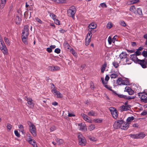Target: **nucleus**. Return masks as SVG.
I'll list each match as a JSON object with an SVG mask.
<instances>
[{
	"label": "nucleus",
	"mask_w": 147,
	"mask_h": 147,
	"mask_svg": "<svg viewBox=\"0 0 147 147\" xmlns=\"http://www.w3.org/2000/svg\"><path fill=\"white\" fill-rule=\"evenodd\" d=\"M47 51L49 53H51L52 51V49L51 47H48L47 48Z\"/></svg>",
	"instance_id": "nucleus-61"
},
{
	"label": "nucleus",
	"mask_w": 147,
	"mask_h": 147,
	"mask_svg": "<svg viewBox=\"0 0 147 147\" xmlns=\"http://www.w3.org/2000/svg\"><path fill=\"white\" fill-rule=\"evenodd\" d=\"M28 125L29 127V131L33 136L35 137L36 135V131L35 125L31 122H29Z\"/></svg>",
	"instance_id": "nucleus-3"
},
{
	"label": "nucleus",
	"mask_w": 147,
	"mask_h": 147,
	"mask_svg": "<svg viewBox=\"0 0 147 147\" xmlns=\"http://www.w3.org/2000/svg\"><path fill=\"white\" fill-rule=\"evenodd\" d=\"M131 106L129 105H122L119 108V109L121 111H126L129 110Z\"/></svg>",
	"instance_id": "nucleus-13"
},
{
	"label": "nucleus",
	"mask_w": 147,
	"mask_h": 147,
	"mask_svg": "<svg viewBox=\"0 0 147 147\" xmlns=\"http://www.w3.org/2000/svg\"><path fill=\"white\" fill-rule=\"evenodd\" d=\"M138 134V138H143L145 136V134L143 133H140Z\"/></svg>",
	"instance_id": "nucleus-28"
},
{
	"label": "nucleus",
	"mask_w": 147,
	"mask_h": 147,
	"mask_svg": "<svg viewBox=\"0 0 147 147\" xmlns=\"http://www.w3.org/2000/svg\"><path fill=\"white\" fill-rule=\"evenodd\" d=\"M6 0H1V2L0 5V9H2L5 4Z\"/></svg>",
	"instance_id": "nucleus-21"
},
{
	"label": "nucleus",
	"mask_w": 147,
	"mask_h": 147,
	"mask_svg": "<svg viewBox=\"0 0 147 147\" xmlns=\"http://www.w3.org/2000/svg\"><path fill=\"white\" fill-rule=\"evenodd\" d=\"M113 26L112 24L111 23H109L107 25V27L109 29L111 28Z\"/></svg>",
	"instance_id": "nucleus-47"
},
{
	"label": "nucleus",
	"mask_w": 147,
	"mask_h": 147,
	"mask_svg": "<svg viewBox=\"0 0 147 147\" xmlns=\"http://www.w3.org/2000/svg\"><path fill=\"white\" fill-rule=\"evenodd\" d=\"M18 127L21 132L23 134L24 131V129L23 125H18Z\"/></svg>",
	"instance_id": "nucleus-35"
},
{
	"label": "nucleus",
	"mask_w": 147,
	"mask_h": 147,
	"mask_svg": "<svg viewBox=\"0 0 147 147\" xmlns=\"http://www.w3.org/2000/svg\"><path fill=\"white\" fill-rule=\"evenodd\" d=\"M123 79L121 78H118L117 80V83L118 85H123Z\"/></svg>",
	"instance_id": "nucleus-23"
},
{
	"label": "nucleus",
	"mask_w": 147,
	"mask_h": 147,
	"mask_svg": "<svg viewBox=\"0 0 147 147\" xmlns=\"http://www.w3.org/2000/svg\"><path fill=\"white\" fill-rule=\"evenodd\" d=\"M94 122L96 123H100L102 121V120L101 119H97L94 120Z\"/></svg>",
	"instance_id": "nucleus-40"
},
{
	"label": "nucleus",
	"mask_w": 147,
	"mask_h": 147,
	"mask_svg": "<svg viewBox=\"0 0 147 147\" xmlns=\"http://www.w3.org/2000/svg\"><path fill=\"white\" fill-rule=\"evenodd\" d=\"M25 99L27 101L28 105H29L30 107V108H32L34 106V103L32 99L26 96L25 98Z\"/></svg>",
	"instance_id": "nucleus-12"
},
{
	"label": "nucleus",
	"mask_w": 147,
	"mask_h": 147,
	"mask_svg": "<svg viewBox=\"0 0 147 147\" xmlns=\"http://www.w3.org/2000/svg\"><path fill=\"white\" fill-rule=\"evenodd\" d=\"M107 63L106 62H105L103 65L102 66L101 71L102 73H103L105 70V67H107Z\"/></svg>",
	"instance_id": "nucleus-24"
},
{
	"label": "nucleus",
	"mask_w": 147,
	"mask_h": 147,
	"mask_svg": "<svg viewBox=\"0 0 147 147\" xmlns=\"http://www.w3.org/2000/svg\"><path fill=\"white\" fill-rule=\"evenodd\" d=\"M54 20L55 21V22L56 24L59 25L60 24V22L58 20L55 19H55Z\"/></svg>",
	"instance_id": "nucleus-59"
},
{
	"label": "nucleus",
	"mask_w": 147,
	"mask_h": 147,
	"mask_svg": "<svg viewBox=\"0 0 147 147\" xmlns=\"http://www.w3.org/2000/svg\"><path fill=\"white\" fill-rule=\"evenodd\" d=\"M51 70L52 71H56L59 69L60 67L58 66L51 67Z\"/></svg>",
	"instance_id": "nucleus-31"
},
{
	"label": "nucleus",
	"mask_w": 147,
	"mask_h": 147,
	"mask_svg": "<svg viewBox=\"0 0 147 147\" xmlns=\"http://www.w3.org/2000/svg\"><path fill=\"white\" fill-rule=\"evenodd\" d=\"M86 113L89 116H94L97 115L96 113L92 110H91L89 112H87Z\"/></svg>",
	"instance_id": "nucleus-16"
},
{
	"label": "nucleus",
	"mask_w": 147,
	"mask_h": 147,
	"mask_svg": "<svg viewBox=\"0 0 147 147\" xmlns=\"http://www.w3.org/2000/svg\"><path fill=\"white\" fill-rule=\"evenodd\" d=\"M117 95L120 98H126V96L125 95H123L122 94H118L117 95Z\"/></svg>",
	"instance_id": "nucleus-43"
},
{
	"label": "nucleus",
	"mask_w": 147,
	"mask_h": 147,
	"mask_svg": "<svg viewBox=\"0 0 147 147\" xmlns=\"http://www.w3.org/2000/svg\"><path fill=\"white\" fill-rule=\"evenodd\" d=\"M12 127V125L8 123L7 124V127L8 129L10 130Z\"/></svg>",
	"instance_id": "nucleus-48"
},
{
	"label": "nucleus",
	"mask_w": 147,
	"mask_h": 147,
	"mask_svg": "<svg viewBox=\"0 0 147 147\" xmlns=\"http://www.w3.org/2000/svg\"><path fill=\"white\" fill-rule=\"evenodd\" d=\"M113 65L116 68L117 67L119 66V64L117 62H115V61H114L113 62Z\"/></svg>",
	"instance_id": "nucleus-42"
},
{
	"label": "nucleus",
	"mask_w": 147,
	"mask_h": 147,
	"mask_svg": "<svg viewBox=\"0 0 147 147\" xmlns=\"http://www.w3.org/2000/svg\"><path fill=\"white\" fill-rule=\"evenodd\" d=\"M16 20H18L19 22H16V23L17 24H19L20 23V22L21 21V18L18 16H16Z\"/></svg>",
	"instance_id": "nucleus-34"
},
{
	"label": "nucleus",
	"mask_w": 147,
	"mask_h": 147,
	"mask_svg": "<svg viewBox=\"0 0 147 147\" xmlns=\"http://www.w3.org/2000/svg\"><path fill=\"white\" fill-rule=\"evenodd\" d=\"M88 30L90 32H89L88 33L86 37H89L91 36V37H92V35L91 34H92V30H90L89 29H88Z\"/></svg>",
	"instance_id": "nucleus-38"
},
{
	"label": "nucleus",
	"mask_w": 147,
	"mask_h": 147,
	"mask_svg": "<svg viewBox=\"0 0 147 147\" xmlns=\"http://www.w3.org/2000/svg\"><path fill=\"white\" fill-rule=\"evenodd\" d=\"M129 136L131 137L134 139H138V134H131L129 135Z\"/></svg>",
	"instance_id": "nucleus-32"
},
{
	"label": "nucleus",
	"mask_w": 147,
	"mask_h": 147,
	"mask_svg": "<svg viewBox=\"0 0 147 147\" xmlns=\"http://www.w3.org/2000/svg\"><path fill=\"white\" fill-rule=\"evenodd\" d=\"M108 40L109 42V44L110 45H111V44L112 40L111 37L110 36H109L108 38Z\"/></svg>",
	"instance_id": "nucleus-53"
},
{
	"label": "nucleus",
	"mask_w": 147,
	"mask_h": 147,
	"mask_svg": "<svg viewBox=\"0 0 147 147\" xmlns=\"http://www.w3.org/2000/svg\"><path fill=\"white\" fill-rule=\"evenodd\" d=\"M91 36L89 37H86L85 39L86 45H88L91 41Z\"/></svg>",
	"instance_id": "nucleus-25"
},
{
	"label": "nucleus",
	"mask_w": 147,
	"mask_h": 147,
	"mask_svg": "<svg viewBox=\"0 0 147 147\" xmlns=\"http://www.w3.org/2000/svg\"><path fill=\"white\" fill-rule=\"evenodd\" d=\"M4 40L6 44L7 45H10V42L8 38L6 37H5L4 38Z\"/></svg>",
	"instance_id": "nucleus-36"
},
{
	"label": "nucleus",
	"mask_w": 147,
	"mask_h": 147,
	"mask_svg": "<svg viewBox=\"0 0 147 147\" xmlns=\"http://www.w3.org/2000/svg\"><path fill=\"white\" fill-rule=\"evenodd\" d=\"M131 89V88L129 86H126L125 88V91L127 92Z\"/></svg>",
	"instance_id": "nucleus-55"
},
{
	"label": "nucleus",
	"mask_w": 147,
	"mask_h": 147,
	"mask_svg": "<svg viewBox=\"0 0 147 147\" xmlns=\"http://www.w3.org/2000/svg\"><path fill=\"white\" fill-rule=\"evenodd\" d=\"M56 129V128L55 127L53 126H52L50 128V131H53L54 130H55Z\"/></svg>",
	"instance_id": "nucleus-60"
},
{
	"label": "nucleus",
	"mask_w": 147,
	"mask_h": 147,
	"mask_svg": "<svg viewBox=\"0 0 147 147\" xmlns=\"http://www.w3.org/2000/svg\"><path fill=\"white\" fill-rule=\"evenodd\" d=\"M89 139L90 140L93 141H95L96 140V139L93 137L90 138Z\"/></svg>",
	"instance_id": "nucleus-63"
},
{
	"label": "nucleus",
	"mask_w": 147,
	"mask_h": 147,
	"mask_svg": "<svg viewBox=\"0 0 147 147\" xmlns=\"http://www.w3.org/2000/svg\"><path fill=\"white\" fill-rule=\"evenodd\" d=\"M127 55V54L125 52H122L119 55V57L121 59L123 58H126Z\"/></svg>",
	"instance_id": "nucleus-17"
},
{
	"label": "nucleus",
	"mask_w": 147,
	"mask_h": 147,
	"mask_svg": "<svg viewBox=\"0 0 147 147\" xmlns=\"http://www.w3.org/2000/svg\"><path fill=\"white\" fill-rule=\"evenodd\" d=\"M130 10L131 11H133L135 14H136V8L134 5H132L130 8Z\"/></svg>",
	"instance_id": "nucleus-27"
},
{
	"label": "nucleus",
	"mask_w": 147,
	"mask_h": 147,
	"mask_svg": "<svg viewBox=\"0 0 147 147\" xmlns=\"http://www.w3.org/2000/svg\"><path fill=\"white\" fill-rule=\"evenodd\" d=\"M61 51L60 49L59 48H56L55 50V52L57 54L60 53Z\"/></svg>",
	"instance_id": "nucleus-49"
},
{
	"label": "nucleus",
	"mask_w": 147,
	"mask_h": 147,
	"mask_svg": "<svg viewBox=\"0 0 147 147\" xmlns=\"http://www.w3.org/2000/svg\"><path fill=\"white\" fill-rule=\"evenodd\" d=\"M123 85H128L130 84L129 81L128 79L125 78L124 79H123Z\"/></svg>",
	"instance_id": "nucleus-18"
},
{
	"label": "nucleus",
	"mask_w": 147,
	"mask_h": 147,
	"mask_svg": "<svg viewBox=\"0 0 147 147\" xmlns=\"http://www.w3.org/2000/svg\"><path fill=\"white\" fill-rule=\"evenodd\" d=\"M78 139L79 144L82 146H84L86 143L85 138L80 133H79L78 134Z\"/></svg>",
	"instance_id": "nucleus-4"
},
{
	"label": "nucleus",
	"mask_w": 147,
	"mask_h": 147,
	"mask_svg": "<svg viewBox=\"0 0 147 147\" xmlns=\"http://www.w3.org/2000/svg\"><path fill=\"white\" fill-rule=\"evenodd\" d=\"M96 25L94 23H91L88 26V28H89V30H90V29H94L96 28Z\"/></svg>",
	"instance_id": "nucleus-20"
},
{
	"label": "nucleus",
	"mask_w": 147,
	"mask_h": 147,
	"mask_svg": "<svg viewBox=\"0 0 147 147\" xmlns=\"http://www.w3.org/2000/svg\"><path fill=\"white\" fill-rule=\"evenodd\" d=\"M141 53L140 51L137 50L135 52V55H136V56H139L141 55Z\"/></svg>",
	"instance_id": "nucleus-51"
},
{
	"label": "nucleus",
	"mask_w": 147,
	"mask_h": 147,
	"mask_svg": "<svg viewBox=\"0 0 147 147\" xmlns=\"http://www.w3.org/2000/svg\"><path fill=\"white\" fill-rule=\"evenodd\" d=\"M81 116L84 119V120L87 117V116L86 114H85L84 113H81Z\"/></svg>",
	"instance_id": "nucleus-54"
},
{
	"label": "nucleus",
	"mask_w": 147,
	"mask_h": 147,
	"mask_svg": "<svg viewBox=\"0 0 147 147\" xmlns=\"http://www.w3.org/2000/svg\"><path fill=\"white\" fill-rule=\"evenodd\" d=\"M78 126L80 130L83 131H86L87 129L86 125L84 123H81L78 124Z\"/></svg>",
	"instance_id": "nucleus-11"
},
{
	"label": "nucleus",
	"mask_w": 147,
	"mask_h": 147,
	"mask_svg": "<svg viewBox=\"0 0 147 147\" xmlns=\"http://www.w3.org/2000/svg\"><path fill=\"white\" fill-rule=\"evenodd\" d=\"M109 76L107 75L105 77V80L103 78H101V80L102 83L103 84H106L107 83V82L109 79Z\"/></svg>",
	"instance_id": "nucleus-15"
},
{
	"label": "nucleus",
	"mask_w": 147,
	"mask_h": 147,
	"mask_svg": "<svg viewBox=\"0 0 147 147\" xmlns=\"http://www.w3.org/2000/svg\"><path fill=\"white\" fill-rule=\"evenodd\" d=\"M129 127V124L127 123L123 122V123H121V129H122L126 130L128 129Z\"/></svg>",
	"instance_id": "nucleus-14"
},
{
	"label": "nucleus",
	"mask_w": 147,
	"mask_h": 147,
	"mask_svg": "<svg viewBox=\"0 0 147 147\" xmlns=\"http://www.w3.org/2000/svg\"><path fill=\"white\" fill-rule=\"evenodd\" d=\"M76 11V9L74 6L71 7L69 9L67 10V13L70 16L73 17Z\"/></svg>",
	"instance_id": "nucleus-6"
},
{
	"label": "nucleus",
	"mask_w": 147,
	"mask_h": 147,
	"mask_svg": "<svg viewBox=\"0 0 147 147\" xmlns=\"http://www.w3.org/2000/svg\"><path fill=\"white\" fill-rule=\"evenodd\" d=\"M142 115H147V110H145L144 111L141 113Z\"/></svg>",
	"instance_id": "nucleus-57"
},
{
	"label": "nucleus",
	"mask_w": 147,
	"mask_h": 147,
	"mask_svg": "<svg viewBox=\"0 0 147 147\" xmlns=\"http://www.w3.org/2000/svg\"><path fill=\"white\" fill-rule=\"evenodd\" d=\"M14 133H15V135L17 136V137H20V134H19L18 132L16 131V130H15L14 131Z\"/></svg>",
	"instance_id": "nucleus-52"
},
{
	"label": "nucleus",
	"mask_w": 147,
	"mask_h": 147,
	"mask_svg": "<svg viewBox=\"0 0 147 147\" xmlns=\"http://www.w3.org/2000/svg\"><path fill=\"white\" fill-rule=\"evenodd\" d=\"M138 95L141 99L144 101L146 102H147V93L145 92L139 93Z\"/></svg>",
	"instance_id": "nucleus-7"
},
{
	"label": "nucleus",
	"mask_w": 147,
	"mask_h": 147,
	"mask_svg": "<svg viewBox=\"0 0 147 147\" xmlns=\"http://www.w3.org/2000/svg\"><path fill=\"white\" fill-rule=\"evenodd\" d=\"M117 37V36H115L113 37L112 39V42L113 43H114L115 40L116 39V38Z\"/></svg>",
	"instance_id": "nucleus-64"
},
{
	"label": "nucleus",
	"mask_w": 147,
	"mask_h": 147,
	"mask_svg": "<svg viewBox=\"0 0 147 147\" xmlns=\"http://www.w3.org/2000/svg\"><path fill=\"white\" fill-rule=\"evenodd\" d=\"M130 58L135 63L140 65L141 67L144 68V65L143 63L144 62V60H143V59H139L137 57V56L135 55V54L130 55Z\"/></svg>",
	"instance_id": "nucleus-2"
},
{
	"label": "nucleus",
	"mask_w": 147,
	"mask_h": 147,
	"mask_svg": "<svg viewBox=\"0 0 147 147\" xmlns=\"http://www.w3.org/2000/svg\"><path fill=\"white\" fill-rule=\"evenodd\" d=\"M136 13H138L140 15H142V9L140 8H138L137 9V10L136 11Z\"/></svg>",
	"instance_id": "nucleus-33"
},
{
	"label": "nucleus",
	"mask_w": 147,
	"mask_h": 147,
	"mask_svg": "<svg viewBox=\"0 0 147 147\" xmlns=\"http://www.w3.org/2000/svg\"><path fill=\"white\" fill-rule=\"evenodd\" d=\"M0 49L4 55L7 54V50L3 41L0 42Z\"/></svg>",
	"instance_id": "nucleus-5"
},
{
	"label": "nucleus",
	"mask_w": 147,
	"mask_h": 147,
	"mask_svg": "<svg viewBox=\"0 0 147 147\" xmlns=\"http://www.w3.org/2000/svg\"><path fill=\"white\" fill-rule=\"evenodd\" d=\"M63 45L65 47H67V48H68V47L69 46V45L67 42H64L63 44Z\"/></svg>",
	"instance_id": "nucleus-62"
},
{
	"label": "nucleus",
	"mask_w": 147,
	"mask_h": 147,
	"mask_svg": "<svg viewBox=\"0 0 147 147\" xmlns=\"http://www.w3.org/2000/svg\"><path fill=\"white\" fill-rule=\"evenodd\" d=\"M127 92L129 95H132L134 94V92L131 89L129 91V90Z\"/></svg>",
	"instance_id": "nucleus-50"
},
{
	"label": "nucleus",
	"mask_w": 147,
	"mask_h": 147,
	"mask_svg": "<svg viewBox=\"0 0 147 147\" xmlns=\"http://www.w3.org/2000/svg\"><path fill=\"white\" fill-rule=\"evenodd\" d=\"M27 140L29 143H32V141L33 140H32L31 136H28Z\"/></svg>",
	"instance_id": "nucleus-41"
},
{
	"label": "nucleus",
	"mask_w": 147,
	"mask_h": 147,
	"mask_svg": "<svg viewBox=\"0 0 147 147\" xmlns=\"http://www.w3.org/2000/svg\"><path fill=\"white\" fill-rule=\"evenodd\" d=\"M84 120L89 123H91L92 122V120L88 116H87V117H86V118Z\"/></svg>",
	"instance_id": "nucleus-39"
},
{
	"label": "nucleus",
	"mask_w": 147,
	"mask_h": 147,
	"mask_svg": "<svg viewBox=\"0 0 147 147\" xmlns=\"http://www.w3.org/2000/svg\"><path fill=\"white\" fill-rule=\"evenodd\" d=\"M120 24L121 25L123 26H126L125 23L123 21H121V22H120Z\"/></svg>",
	"instance_id": "nucleus-56"
},
{
	"label": "nucleus",
	"mask_w": 147,
	"mask_h": 147,
	"mask_svg": "<svg viewBox=\"0 0 147 147\" xmlns=\"http://www.w3.org/2000/svg\"><path fill=\"white\" fill-rule=\"evenodd\" d=\"M109 109L113 117L115 119L117 118L118 117V114L116 109L113 107H110Z\"/></svg>",
	"instance_id": "nucleus-8"
},
{
	"label": "nucleus",
	"mask_w": 147,
	"mask_h": 147,
	"mask_svg": "<svg viewBox=\"0 0 147 147\" xmlns=\"http://www.w3.org/2000/svg\"><path fill=\"white\" fill-rule=\"evenodd\" d=\"M52 92L55 96L59 98H62L63 97L62 94L59 91L55 89H52Z\"/></svg>",
	"instance_id": "nucleus-9"
},
{
	"label": "nucleus",
	"mask_w": 147,
	"mask_h": 147,
	"mask_svg": "<svg viewBox=\"0 0 147 147\" xmlns=\"http://www.w3.org/2000/svg\"><path fill=\"white\" fill-rule=\"evenodd\" d=\"M34 147H37L36 141L34 140H33L32 142V143H30Z\"/></svg>",
	"instance_id": "nucleus-44"
},
{
	"label": "nucleus",
	"mask_w": 147,
	"mask_h": 147,
	"mask_svg": "<svg viewBox=\"0 0 147 147\" xmlns=\"http://www.w3.org/2000/svg\"><path fill=\"white\" fill-rule=\"evenodd\" d=\"M118 76V74H111L110 77L112 78H114Z\"/></svg>",
	"instance_id": "nucleus-46"
},
{
	"label": "nucleus",
	"mask_w": 147,
	"mask_h": 147,
	"mask_svg": "<svg viewBox=\"0 0 147 147\" xmlns=\"http://www.w3.org/2000/svg\"><path fill=\"white\" fill-rule=\"evenodd\" d=\"M22 31L21 36L22 41L25 45H27L28 42L26 39L29 34L28 26L27 25L24 26Z\"/></svg>",
	"instance_id": "nucleus-1"
},
{
	"label": "nucleus",
	"mask_w": 147,
	"mask_h": 147,
	"mask_svg": "<svg viewBox=\"0 0 147 147\" xmlns=\"http://www.w3.org/2000/svg\"><path fill=\"white\" fill-rule=\"evenodd\" d=\"M56 142L59 144H62L64 142L63 140L62 139H57L56 140Z\"/></svg>",
	"instance_id": "nucleus-37"
},
{
	"label": "nucleus",
	"mask_w": 147,
	"mask_h": 147,
	"mask_svg": "<svg viewBox=\"0 0 147 147\" xmlns=\"http://www.w3.org/2000/svg\"><path fill=\"white\" fill-rule=\"evenodd\" d=\"M134 119V117L133 116L128 117L126 119V122L128 123L132 121Z\"/></svg>",
	"instance_id": "nucleus-22"
},
{
	"label": "nucleus",
	"mask_w": 147,
	"mask_h": 147,
	"mask_svg": "<svg viewBox=\"0 0 147 147\" xmlns=\"http://www.w3.org/2000/svg\"><path fill=\"white\" fill-rule=\"evenodd\" d=\"M35 20L36 21L38 22L40 24H42V21L38 18H35Z\"/></svg>",
	"instance_id": "nucleus-58"
},
{
	"label": "nucleus",
	"mask_w": 147,
	"mask_h": 147,
	"mask_svg": "<svg viewBox=\"0 0 147 147\" xmlns=\"http://www.w3.org/2000/svg\"><path fill=\"white\" fill-rule=\"evenodd\" d=\"M143 60H144V62L143 63L144 65V68H146L147 67V57L144 58Z\"/></svg>",
	"instance_id": "nucleus-29"
},
{
	"label": "nucleus",
	"mask_w": 147,
	"mask_h": 147,
	"mask_svg": "<svg viewBox=\"0 0 147 147\" xmlns=\"http://www.w3.org/2000/svg\"><path fill=\"white\" fill-rule=\"evenodd\" d=\"M139 0H131L128 1V4H133L139 1Z\"/></svg>",
	"instance_id": "nucleus-30"
},
{
	"label": "nucleus",
	"mask_w": 147,
	"mask_h": 147,
	"mask_svg": "<svg viewBox=\"0 0 147 147\" xmlns=\"http://www.w3.org/2000/svg\"><path fill=\"white\" fill-rule=\"evenodd\" d=\"M95 128V125L92 124H90L88 127V129L90 131L93 130Z\"/></svg>",
	"instance_id": "nucleus-26"
},
{
	"label": "nucleus",
	"mask_w": 147,
	"mask_h": 147,
	"mask_svg": "<svg viewBox=\"0 0 147 147\" xmlns=\"http://www.w3.org/2000/svg\"><path fill=\"white\" fill-rule=\"evenodd\" d=\"M122 123V120H118L117 121H115L113 124L114 128L116 129L121 128V124Z\"/></svg>",
	"instance_id": "nucleus-10"
},
{
	"label": "nucleus",
	"mask_w": 147,
	"mask_h": 147,
	"mask_svg": "<svg viewBox=\"0 0 147 147\" xmlns=\"http://www.w3.org/2000/svg\"><path fill=\"white\" fill-rule=\"evenodd\" d=\"M142 55L145 57V58L147 57V51H143L142 53Z\"/></svg>",
	"instance_id": "nucleus-45"
},
{
	"label": "nucleus",
	"mask_w": 147,
	"mask_h": 147,
	"mask_svg": "<svg viewBox=\"0 0 147 147\" xmlns=\"http://www.w3.org/2000/svg\"><path fill=\"white\" fill-rule=\"evenodd\" d=\"M105 88H106L112 91L113 92V93L115 95H117V94L116 92L115 91L112 90V87H111V86H110L108 85H105Z\"/></svg>",
	"instance_id": "nucleus-19"
}]
</instances>
